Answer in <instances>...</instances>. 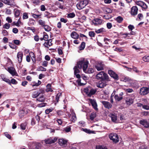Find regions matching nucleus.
Masks as SVG:
<instances>
[{
	"mask_svg": "<svg viewBox=\"0 0 149 149\" xmlns=\"http://www.w3.org/2000/svg\"><path fill=\"white\" fill-rule=\"evenodd\" d=\"M43 27L45 30L47 31H49L52 29V28L48 25H45Z\"/></svg>",
	"mask_w": 149,
	"mask_h": 149,
	"instance_id": "38",
	"label": "nucleus"
},
{
	"mask_svg": "<svg viewBox=\"0 0 149 149\" xmlns=\"http://www.w3.org/2000/svg\"><path fill=\"white\" fill-rule=\"evenodd\" d=\"M86 43L84 42H81V45L79 47V49L80 50H83L85 48Z\"/></svg>",
	"mask_w": 149,
	"mask_h": 149,
	"instance_id": "30",
	"label": "nucleus"
},
{
	"mask_svg": "<svg viewBox=\"0 0 149 149\" xmlns=\"http://www.w3.org/2000/svg\"><path fill=\"white\" fill-rule=\"evenodd\" d=\"M43 37L44 38V40L47 41L48 40V36L46 33L44 32Z\"/></svg>",
	"mask_w": 149,
	"mask_h": 149,
	"instance_id": "56",
	"label": "nucleus"
},
{
	"mask_svg": "<svg viewBox=\"0 0 149 149\" xmlns=\"http://www.w3.org/2000/svg\"><path fill=\"white\" fill-rule=\"evenodd\" d=\"M71 36L74 39H77L79 37V35L75 31H72L70 34Z\"/></svg>",
	"mask_w": 149,
	"mask_h": 149,
	"instance_id": "20",
	"label": "nucleus"
},
{
	"mask_svg": "<svg viewBox=\"0 0 149 149\" xmlns=\"http://www.w3.org/2000/svg\"><path fill=\"white\" fill-rule=\"evenodd\" d=\"M27 125V123L25 122L24 123L21 124L20 127L23 130H25L26 129Z\"/></svg>",
	"mask_w": 149,
	"mask_h": 149,
	"instance_id": "37",
	"label": "nucleus"
},
{
	"mask_svg": "<svg viewBox=\"0 0 149 149\" xmlns=\"http://www.w3.org/2000/svg\"><path fill=\"white\" fill-rule=\"evenodd\" d=\"M57 140V138L55 137L53 139L52 137L45 139L44 140L46 144H50L52 143H54Z\"/></svg>",
	"mask_w": 149,
	"mask_h": 149,
	"instance_id": "7",
	"label": "nucleus"
},
{
	"mask_svg": "<svg viewBox=\"0 0 149 149\" xmlns=\"http://www.w3.org/2000/svg\"><path fill=\"white\" fill-rule=\"evenodd\" d=\"M88 100L91 104L93 108L96 111L98 110V109L97 108V105L95 100L89 98L88 99Z\"/></svg>",
	"mask_w": 149,
	"mask_h": 149,
	"instance_id": "9",
	"label": "nucleus"
},
{
	"mask_svg": "<svg viewBox=\"0 0 149 149\" xmlns=\"http://www.w3.org/2000/svg\"><path fill=\"white\" fill-rule=\"evenodd\" d=\"M105 80H100L97 84V86L100 88H103L106 85V83L104 82Z\"/></svg>",
	"mask_w": 149,
	"mask_h": 149,
	"instance_id": "15",
	"label": "nucleus"
},
{
	"mask_svg": "<svg viewBox=\"0 0 149 149\" xmlns=\"http://www.w3.org/2000/svg\"><path fill=\"white\" fill-rule=\"evenodd\" d=\"M22 17L23 19H28L29 17L28 14L26 13H24L23 14Z\"/></svg>",
	"mask_w": 149,
	"mask_h": 149,
	"instance_id": "60",
	"label": "nucleus"
},
{
	"mask_svg": "<svg viewBox=\"0 0 149 149\" xmlns=\"http://www.w3.org/2000/svg\"><path fill=\"white\" fill-rule=\"evenodd\" d=\"M88 3V0H84L78 2L77 4V7L79 10H81L84 8Z\"/></svg>",
	"mask_w": 149,
	"mask_h": 149,
	"instance_id": "4",
	"label": "nucleus"
},
{
	"mask_svg": "<svg viewBox=\"0 0 149 149\" xmlns=\"http://www.w3.org/2000/svg\"><path fill=\"white\" fill-rule=\"evenodd\" d=\"M96 78L98 80H106L107 81H110L107 74L103 71H101L97 74Z\"/></svg>",
	"mask_w": 149,
	"mask_h": 149,
	"instance_id": "2",
	"label": "nucleus"
},
{
	"mask_svg": "<svg viewBox=\"0 0 149 149\" xmlns=\"http://www.w3.org/2000/svg\"><path fill=\"white\" fill-rule=\"evenodd\" d=\"M104 65L102 62L99 63L95 66V68L97 71L102 70L104 69Z\"/></svg>",
	"mask_w": 149,
	"mask_h": 149,
	"instance_id": "13",
	"label": "nucleus"
},
{
	"mask_svg": "<svg viewBox=\"0 0 149 149\" xmlns=\"http://www.w3.org/2000/svg\"><path fill=\"white\" fill-rule=\"evenodd\" d=\"M81 80L80 78L79 79H78L77 81L78 85L80 86H83L85 85V84L81 83Z\"/></svg>",
	"mask_w": 149,
	"mask_h": 149,
	"instance_id": "57",
	"label": "nucleus"
},
{
	"mask_svg": "<svg viewBox=\"0 0 149 149\" xmlns=\"http://www.w3.org/2000/svg\"><path fill=\"white\" fill-rule=\"evenodd\" d=\"M25 111L24 109H22L19 111V116L20 118H22L24 116L25 114Z\"/></svg>",
	"mask_w": 149,
	"mask_h": 149,
	"instance_id": "25",
	"label": "nucleus"
},
{
	"mask_svg": "<svg viewBox=\"0 0 149 149\" xmlns=\"http://www.w3.org/2000/svg\"><path fill=\"white\" fill-rule=\"evenodd\" d=\"M134 102V100L132 98H127L125 101L126 103L129 105H130Z\"/></svg>",
	"mask_w": 149,
	"mask_h": 149,
	"instance_id": "22",
	"label": "nucleus"
},
{
	"mask_svg": "<svg viewBox=\"0 0 149 149\" xmlns=\"http://www.w3.org/2000/svg\"><path fill=\"white\" fill-rule=\"evenodd\" d=\"M149 93V88L147 87H143L141 88L140 93L142 95H146Z\"/></svg>",
	"mask_w": 149,
	"mask_h": 149,
	"instance_id": "8",
	"label": "nucleus"
},
{
	"mask_svg": "<svg viewBox=\"0 0 149 149\" xmlns=\"http://www.w3.org/2000/svg\"><path fill=\"white\" fill-rule=\"evenodd\" d=\"M61 96V93H58L56 97V103L58 102L59 101V99L60 97Z\"/></svg>",
	"mask_w": 149,
	"mask_h": 149,
	"instance_id": "44",
	"label": "nucleus"
},
{
	"mask_svg": "<svg viewBox=\"0 0 149 149\" xmlns=\"http://www.w3.org/2000/svg\"><path fill=\"white\" fill-rule=\"evenodd\" d=\"M88 61L87 60L85 61L84 58V63L83 65V70L84 72L88 74H91L94 72L93 69L91 68H88L87 70V69L88 67Z\"/></svg>",
	"mask_w": 149,
	"mask_h": 149,
	"instance_id": "3",
	"label": "nucleus"
},
{
	"mask_svg": "<svg viewBox=\"0 0 149 149\" xmlns=\"http://www.w3.org/2000/svg\"><path fill=\"white\" fill-rule=\"evenodd\" d=\"M97 91V90L95 89H93L91 87V90L90 91V92L88 94V96L90 97H91L92 95L95 94Z\"/></svg>",
	"mask_w": 149,
	"mask_h": 149,
	"instance_id": "19",
	"label": "nucleus"
},
{
	"mask_svg": "<svg viewBox=\"0 0 149 149\" xmlns=\"http://www.w3.org/2000/svg\"><path fill=\"white\" fill-rule=\"evenodd\" d=\"M56 113L57 115L59 116H62L64 114V112L61 110H59L56 111Z\"/></svg>",
	"mask_w": 149,
	"mask_h": 149,
	"instance_id": "48",
	"label": "nucleus"
},
{
	"mask_svg": "<svg viewBox=\"0 0 149 149\" xmlns=\"http://www.w3.org/2000/svg\"><path fill=\"white\" fill-rule=\"evenodd\" d=\"M96 149H107V148L104 146L98 145L96 146Z\"/></svg>",
	"mask_w": 149,
	"mask_h": 149,
	"instance_id": "53",
	"label": "nucleus"
},
{
	"mask_svg": "<svg viewBox=\"0 0 149 149\" xmlns=\"http://www.w3.org/2000/svg\"><path fill=\"white\" fill-rule=\"evenodd\" d=\"M89 36L91 37H94L95 33L93 31H90L88 33Z\"/></svg>",
	"mask_w": 149,
	"mask_h": 149,
	"instance_id": "58",
	"label": "nucleus"
},
{
	"mask_svg": "<svg viewBox=\"0 0 149 149\" xmlns=\"http://www.w3.org/2000/svg\"><path fill=\"white\" fill-rule=\"evenodd\" d=\"M104 105V107L106 109H109L111 108L112 105L109 102L106 101H102L101 102Z\"/></svg>",
	"mask_w": 149,
	"mask_h": 149,
	"instance_id": "14",
	"label": "nucleus"
},
{
	"mask_svg": "<svg viewBox=\"0 0 149 149\" xmlns=\"http://www.w3.org/2000/svg\"><path fill=\"white\" fill-rule=\"evenodd\" d=\"M20 14V11L18 10H16L15 13V16L16 17H17Z\"/></svg>",
	"mask_w": 149,
	"mask_h": 149,
	"instance_id": "59",
	"label": "nucleus"
},
{
	"mask_svg": "<svg viewBox=\"0 0 149 149\" xmlns=\"http://www.w3.org/2000/svg\"><path fill=\"white\" fill-rule=\"evenodd\" d=\"M7 70L13 76L16 75V72L14 68L12 67H8Z\"/></svg>",
	"mask_w": 149,
	"mask_h": 149,
	"instance_id": "16",
	"label": "nucleus"
},
{
	"mask_svg": "<svg viewBox=\"0 0 149 149\" xmlns=\"http://www.w3.org/2000/svg\"><path fill=\"white\" fill-rule=\"evenodd\" d=\"M143 15L142 13H139L137 15V17L136 19L137 20V19L138 18V20L140 21H141L142 19L143 18Z\"/></svg>",
	"mask_w": 149,
	"mask_h": 149,
	"instance_id": "45",
	"label": "nucleus"
},
{
	"mask_svg": "<svg viewBox=\"0 0 149 149\" xmlns=\"http://www.w3.org/2000/svg\"><path fill=\"white\" fill-rule=\"evenodd\" d=\"M143 60L146 62H149V56H144L142 58Z\"/></svg>",
	"mask_w": 149,
	"mask_h": 149,
	"instance_id": "51",
	"label": "nucleus"
},
{
	"mask_svg": "<svg viewBox=\"0 0 149 149\" xmlns=\"http://www.w3.org/2000/svg\"><path fill=\"white\" fill-rule=\"evenodd\" d=\"M67 141L63 139H60L59 140V143L62 146L67 144Z\"/></svg>",
	"mask_w": 149,
	"mask_h": 149,
	"instance_id": "23",
	"label": "nucleus"
},
{
	"mask_svg": "<svg viewBox=\"0 0 149 149\" xmlns=\"http://www.w3.org/2000/svg\"><path fill=\"white\" fill-rule=\"evenodd\" d=\"M45 100V97L44 95H40L36 99V100L39 102H44Z\"/></svg>",
	"mask_w": 149,
	"mask_h": 149,
	"instance_id": "17",
	"label": "nucleus"
},
{
	"mask_svg": "<svg viewBox=\"0 0 149 149\" xmlns=\"http://www.w3.org/2000/svg\"><path fill=\"white\" fill-rule=\"evenodd\" d=\"M91 86H88L84 88V91L86 95H88V94H89V93L90 92V91L91 90Z\"/></svg>",
	"mask_w": 149,
	"mask_h": 149,
	"instance_id": "31",
	"label": "nucleus"
},
{
	"mask_svg": "<svg viewBox=\"0 0 149 149\" xmlns=\"http://www.w3.org/2000/svg\"><path fill=\"white\" fill-rule=\"evenodd\" d=\"M141 7L143 10H146L148 8L147 5L144 2L142 4Z\"/></svg>",
	"mask_w": 149,
	"mask_h": 149,
	"instance_id": "47",
	"label": "nucleus"
},
{
	"mask_svg": "<svg viewBox=\"0 0 149 149\" xmlns=\"http://www.w3.org/2000/svg\"><path fill=\"white\" fill-rule=\"evenodd\" d=\"M1 1L3 2L6 4L10 6H12L13 5V4L11 3L12 0H1Z\"/></svg>",
	"mask_w": 149,
	"mask_h": 149,
	"instance_id": "26",
	"label": "nucleus"
},
{
	"mask_svg": "<svg viewBox=\"0 0 149 149\" xmlns=\"http://www.w3.org/2000/svg\"><path fill=\"white\" fill-rule=\"evenodd\" d=\"M20 23V21L19 20H18L17 22H14L12 24L13 25H15L18 27H19L20 26L19 23Z\"/></svg>",
	"mask_w": 149,
	"mask_h": 149,
	"instance_id": "52",
	"label": "nucleus"
},
{
	"mask_svg": "<svg viewBox=\"0 0 149 149\" xmlns=\"http://www.w3.org/2000/svg\"><path fill=\"white\" fill-rule=\"evenodd\" d=\"M109 139L115 143L119 141V138L118 134L116 133H111L109 135Z\"/></svg>",
	"mask_w": 149,
	"mask_h": 149,
	"instance_id": "5",
	"label": "nucleus"
},
{
	"mask_svg": "<svg viewBox=\"0 0 149 149\" xmlns=\"http://www.w3.org/2000/svg\"><path fill=\"white\" fill-rule=\"evenodd\" d=\"M138 10V7L136 6H134L131 8L130 13L132 15L134 16L137 15Z\"/></svg>",
	"mask_w": 149,
	"mask_h": 149,
	"instance_id": "6",
	"label": "nucleus"
},
{
	"mask_svg": "<svg viewBox=\"0 0 149 149\" xmlns=\"http://www.w3.org/2000/svg\"><path fill=\"white\" fill-rule=\"evenodd\" d=\"M47 105V103H42L38 104L39 107H44Z\"/></svg>",
	"mask_w": 149,
	"mask_h": 149,
	"instance_id": "64",
	"label": "nucleus"
},
{
	"mask_svg": "<svg viewBox=\"0 0 149 149\" xmlns=\"http://www.w3.org/2000/svg\"><path fill=\"white\" fill-rule=\"evenodd\" d=\"M64 130L67 132H70L71 130L70 127V126L67 127L64 129Z\"/></svg>",
	"mask_w": 149,
	"mask_h": 149,
	"instance_id": "62",
	"label": "nucleus"
},
{
	"mask_svg": "<svg viewBox=\"0 0 149 149\" xmlns=\"http://www.w3.org/2000/svg\"><path fill=\"white\" fill-rule=\"evenodd\" d=\"M2 33L3 36H7L8 34V32L6 30H3L2 31Z\"/></svg>",
	"mask_w": 149,
	"mask_h": 149,
	"instance_id": "63",
	"label": "nucleus"
},
{
	"mask_svg": "<svg viewBox=\"0 0 149 149\" xmlns=\"http://www.w3.org/2000/svg\"><path fill=\"white\" fill-rule=\"evenodd\" d=\"M39 23L40 25H41L42 27H44L45 25V22L41 19H40L39 21Z\"/></svg>",
	"mask_w": 149,
	"mask_h": 149,
	"instance_id": "49",
	"label": "nucleus"
},
{
	"mask_svg": "<svg viewBox=\"0 0 149 149\" xmlns=\"http://www.w3.org/2000/svg\"><path fill=\"white\" fill-rule=\"evenodd\" d=\"M47 70L45 68H44L42 66H40L37 69L36 71H46Z\"/></svg>",
	"mask_w": 149,
	"mask_h": 149,
	"instance_id": "39",
	"label": "nucleus"
},
{
	"mask_svg": "<svg viewBox=\"0 0 149 149\" xmlns=\"http://www.w3.org/2000/svg\"><path fill=\"white\" fill-rule=\"evenodd\" d=\"M84 63V58L81 60H80L77 62V65L74 68V74L75 75L77 78L79 79L81 78V76L79 74L77 73H79L80 71L78 69H81L83 68V66Z\"/></svg>",
	"mask_w": 149,
	"mask_h": 149,
	"instance_id": "1",
	"label": "nucleus"
},
{
	"mask_svg": "<svg viewBox=\"0 0 149 149\" xmlns=\"http://www.w3.org/2000/svg\"><path fill=\"white\" fill-rule=\"evenodd\" d=\"M116 20L118 23H121L123 20V18L119 16L116 18Z\"/></svg>",
	"mask_w": 149,
	"mask_h": 149,
	"instance_id": "40",
	"label": "nucleus"
},
{
	"mask_svg": "<svg viewBox=\"0 0 149 149\" xmlns=\"http://www.w3.org/2000/svg\"><path fill=\"white\" fill-rule=\"evenodd\" d=\"M96 114L95 112L92 113L90 116V119L91 120H93L96 117Z\"/></svg>",
	"mask_w": 149,
	"mask_h": 149,
	"instance_id": "35",
	"label": "nucleus"
},
{
	"mask_svg": "<svg viewBox=\"0 0 149 149\" xmlns=\"http://www.w3.org/2000/svg\"><path fill=\"white\" fill-rule=\"evenodd\" d=\"M17 56L18 62L19 63H21L22 61L23 56V53L21 52H19L18 53Z\"/></svg>",
	"mask_w": 149,
	"mask_h": 149,
	"instance_id": "18",
	"label": "nucleus"
},
{
	"mask_svg": "<svg viewBox=\"0 0 149 149\" xmlns=\"http://www.w3.org/2000/svg\"><path fill=\"white\" fill-rule=\"evenodd\" d=\"M108 73L111 77L113 78L115 80H117L118 79V74L113 70H109L108 71Z\"/></svg>",
	"mask_w": 149,
	"mask_h": 149,
	"instance_id": "11",
	"label": "nucleus"
},
{
	"mask_svg": "<svg viewBox=\"0 0 149 149\" xmlns=\"http://www.w3.org/2000/svg\"><path fill=\"white\" fill-rule=\"evenodd\" d=\"M40 95V93L38 91H35L32 94V96L33 98H37Z\"/></svg>",
	"mask_w": 149,
	"mask_h": 149,
	"instance_id": "28",
	"label": "nucleus"
},
{
	"mask_svg": "<svg viewBox=\"0 0 149 149\" xmlns=\"http://www.w3.org/2000/svg\"><path fill=\"white\" fill-rule=\"evenodd\" d=\"M72 117L71 119V120L73 122H74L77 119L76 114L74 112L72 113Z\"/></svg>",
	"mask_w": 149,
	"mask_h": 149,
	"instance_id": "36",
	"label": "nucleus"
},
{
	"mask_svg": "<svg viewBox=\"0 0 149 149\" xmlns=\"http://www.w3.org/2000/svg\"><path fill=\"white\" fill-rule=\"evenodd\" d=\"M18 83V82L16 80L14 79H11L10 81L9 80V81L8 84L10 85H11V84H17Z\"/></svg>",
	"mask_w": 149,
	"mask_h": 149,
	"instance_id": "34",
	"label": "nucleus"
},
{
	"mask_svg": "<svg viewBox=\"0 0 149 149\" xmlns=\"http://www.w3.org/2000/svg\"><path fill=\"white\" fill-rule=\"evenodd\" d=\"M95 32L97 33L98 34L106 32V29L103 28H102L97 30H95Z\"/></svg>",
	"mask_w": 149,
	"mask_h": 149,
	"instance_id": "27",
	"label": "nucleus"
},
{
	"mask_svg": "<svg viewBox=\"0 0 149 149\" xmlns=\"http://www.w3.org/2000/svg\"><path fill=\"white\" fill-rule=\"evenodd\" d=\"M47 41V42H45L43 45L45 47L48 48V46H50L52 45V40L51 39H50Z\"/></svg>",
	"mask_w": 149,
	"mask_h": 149,
	"instance_id": "21",
	"label": "nucleus"
},
{
	"mask_svg": "<svg viewBox=\"0 0 149 149\" xmlns=\"http://www.w3.org/2000/svg\"><path fill=\"white\" fill-rule=\"evenodd\" d=\"M112 17V16L111 15H104L103 18L106 19H109L111 18Z\"/></svg>",
	"mask_w": 149,
	"mask_h": 149,
	"instance_id": "50",
	"label": "nucleus"
},
{
	"mask_svg": "<svg viewBox=\"0 0 149 149\" xmlns=\"http://www.w3.org/2000/svg\"><path fill=\"white\" fill-rule=\"evenodd\" d=\"M111 117L112 121L113 122H115L117 120V116L116 115L111 114Z\"/></svg>",
	"mask_w": 149,
	"mask_h": 149,
	"instance_id": "32",
	"label": "nucleus"
},
{
	"mask_svg": "<svg viewBox=\"0 0 149 149\" xmlns=\"http://www.w3.org/2000/svg\"><path fill=\"white\" fill-rule=\"evenodd\" d=\"M60 22L64 23H67L68 21V20L67 18H61L60 19Z\"/></svg>",
	"mask_w": 149,
	"mask_h": 149,
	"instance_id": "54",
	"label": "nucleus"
},
{
	"mask_svg": "<svg viewBox=\"0 0 149 149\" xmlns=\"http://www.w3.org/2000/svg\"><path fill=\"white\" fill-rule=\"evenodd\" d=\"M104 11L107 13H111L112 12V10L110 8H106L104 10Z\"/></svg>",
	"mask_w": 149,
	"mask_h": 149,
	"instance_id": "46",
	"label": "nucleus"
},
{
	"mask_svg": "<svg viewBox=\"0 0 149 149\" xmlns=\"http://www.w3.org/2000/svg\"><path fill=\"white\" fill-rule=\"evenodd\" d=\"M139 123L143 126L145 128H149V122L146 119H144L140 120Z\"/></svg>",
	"mask_w": 149,
	"mask_h": 149,
	"instance_id": "10",
	"label": "nucleus"
},
{
	"mask_svg": "<svg viewBox=\"0 0 149 149\" xmlns=\"http://www.w3.org/2000/svg\"><path fill=\"white\" fill-rule=\"evenodd\" d=\"M103 20L102 19L97 18L93 19L92 22L94 25L96 26L98 24H101L103 22Z\"/></svg>",
	"mask_w": 149,
	"mask_h": 149,
	"instance_id": "12",
	"label": "nucleus"
},
{
	"mask_svg": "<svg viewBox=\"0 0 149 149\" xmlns=\"http://www.w3.org/2000/svg\"><path fill=\"white\" fill-rule=\"evenodd\" d=\"M30 54L32 56L31 58L33 61V62L35 63L36 61V60L35 58V56L34 54V53L33 52H31Z\"/></svg>",
	"mask_w": 149,
	"mask_h": 149,
	"instance_id": "42",
	"label": "nucleus"
},
{
	"mask_svg": "<svg viewBox=\"0 0 149 149\" xmlns=\"http://www.w3.org/2000/svg\"><path fill=\"white\" fill-rule=\"evenodd\" d=\"M116 92V91H114L113 93L111 94L110 97V102L111 103H113V97H114V96L116 95L115 93Z\"/></svg>",
	"mask_w": 149,
	"mask_h": 149,
	"instance_id": "43",
	"label": "nucleus"
},
{
	"mask_svg": "<svg viewBox=\"0 0 149 149\" xmlns=\"http://www.w3.org/2000/svg\"><path fill=\"white\" fill-rule=\"evenodd\" d=\"M82 130L83 131L85 132L88 133V134H95V131H94L91 130L89 129H88L86 128H83Z\"/></svg>",
	"mask_w": 149,
	"mask_h": 149,
	"instance_id": "29",
	"label": "nucleus"
},
{
	"mask_svg": "<svg viewBox=\"0 0 149 149\" xmlns=\"http://www.w3.org/2000/svg\"><path fill=\"white\" fill-rule=\"evenodd\" d=\"M2 80L8 84L9 79L6 78L4 74H1V76Z\"/></svg>",
	"mask_w": 149,
	"mask_h": 149,
	"instance_id": "33",
	"label": "nucleus"
},
{
	"mask_svg": "<svg viewBox=\"0 0 149 149\" xmlns=\"http://www.w3.org/2000/svg\"><path fill=\"white\" fill-rule=\"evenodd\" d=\"M143 2L142 1H138L136 2L135 3L136 5L141 7Z\"/></svg>",
	"mask_w": 149,
	"mask_h": 149,
	"instance_id": "61",
	"label": "nucleus"
},
{
	"mask_svg": "<svg viewBox=\"0 0 149 149\" xmlns=\"http://www.w3.org/2000/svg\"><path fill=\"white\" fill-rule=\"evenodd\" d=\"M114 98L117 102H119L122 100L123 98V96H120L117 94L115 95L114 96Z\"/></svg>",
	"mask_w": 149,
	"mask_h": 149,
	"instance_id": "24",
	"label": "nucleus"
},
{
	"mask_svg": "<svg viewBox=\"0 0 149 149\" xmlns=\"http://www.w3.org/2000/svg\"><path fill=\"white\" fill-rule=\"evenodd\" d=\"M75 15L74 13H71L68 14L67 15V17L69 18H72L74 17Z\"/></svg>",
	"mask_w": 149,
	"mask_h": 149,
	"instance_id": "41",
	"label": "nucleus"
},
{
	"mask_svg": "<svg viewBox=\"0 0 149 149\" xmlns=\"http://www.w3.org/2000/svg\"><path fill=\"white\" fill-rule=\"evenodd\" d=\"M10 24L8 23H6L3 26V28L6 29H8L10 28Z\"/></svg>",
	"mask_w": 149,
	"mask_h": 149,
	"instance_id": "55",
	"label": "nucleus"
}]
</instances>
